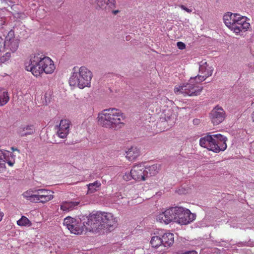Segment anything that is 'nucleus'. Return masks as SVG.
Segmentation results:
<instances>
[{
	"label": "nucleus",
	"mask_w": 254,
	"mask_h": 254,
	"mask_svg": "<svg viewBox=\"0 0 254 254\" xmlns=\"http://www.w3.org/2000/svg\"><path fill=\"white\" fill-rule=\"evenodd\" d=\"M196 215L186 208L182 206L171 207L156 216V220L168 224L174 222L181 225H187L194 221Z\"/></svg>",
	"instance_id": "f257e3e1"
},
{
	"label": "nucleus",
	"mask_w": 254,
	"mask_h": 254,
	"mask_svg": "<svg viewBox=\"0 0 254 254\" xmlns=\"http://www.w3.org/2000/svg\"><path fill=\"white\" fill-rule=\"evenodd\" d=\"M118 218L111 213L102 211L93 212L88 218L86 222V230L89 231H99L103 229L113 228L117 225Z\"/></svg>",
	"instance_id": "f03ea898"
},
{
	"label": "nucleus",
	"mask_w": 254,
	"mask_h": 254,
	"mask_svg": "<svg viewBox=\"0 0 254 254\" xmlns=\"http://www.w3.org/2000/svg\"><path fill=\"white\" fill-rule=\"evenodd\" d=\"M55 68L54 62L50 58L39 53L31 57L29 64L26 66V69L35 76H40L43 73L51 74Z\"/></svg>",
	"instance_id": "7ed1b4c3"
},
{
	"label": "nucleus",
	"mask_w": 254,
	"mask_h": 254,
	"mask_svg": "<svg viewBox=\"0 0 254 254\" xmlns=\"http://www.w3.org/2000/svg\"><path fill=\"white\" fill-rule=\"evenodd\" d=\"M98 122L103 127L117 130L124 125L125 117L120 110L109 108L98 114Z\"/></svg>",
	"instance_id": "20e7f679"
},
{
	"label": "nucleus",
	"mask_w": 254,
	"mask_h": 254,
	"mask_svg": "<svg viewBox=\"0 0 254 254\" xmlns=\"http://www.w3.org/2000/svg\"><path fill=\"white\" fill-rule=\"evenodd\" d=\"M227 138L221 134H207L199 139L201 147L215 153L224 151L227 148Z\"/></svg>",
	"instance_id": "39448f33"
},
{
	"label": "nucleus",
	"mask_w": 254,
	"mask_h": 254,
	"mask_svg": "<svg viewBox=\"0 0 254 254\" xmlns=\"http://www.w3.org/2000/svg\"><path fill=\"white\" fill-rule=\"evenodd\" d=\"M73 72L69 79L71 86H77L80 89L90 86L92 73L85 66H81L78 70L76 67L73 69Z\"/></svg>",
	"instance_id": "423d86ee"
},
{
	"label": "nucleus",
	"mask_w": 254,
	"mask_h": 254,
	"mask_svg": "<svg viewBox=\"0 0 254 254\" xmlns=\"http://www.w3.org/2000/svg\"><path fill=\"white\" fill-rule=\"evenodd\" d=\"M198 80L195 77H190L189 82L186 84L176 86L174 92L178 94H182L184 96H196L200 93L202 87L197 83Z\"/></svg>",
	"instance_id": "0eeeda50"
},
{
	"label": "nucleus",
	"mask_w": 254,
	"mask_h": 254,
	"mask_svg": "<svg viewBox=\"0 0 254 254\" xmlns=\"http://www.w3.org/2000/svg\"><path fill=\"white\" fill-rule=\"evenodd\" d=\"M145 166L143 164H138L134 165L130 171L128 173H126L124 176V179L128 181L133 179L136 181H145Z\"/></svg>",
	"instance_id": "6e6552de"
},
{
	"label": "nucleus",
	"mask_w": 254,
	"mask_h": 254,
	"mask_svg": "<svg viewBox=\"0 0 254 254\" xmlns=\"http://www.w3.org/2000/svg\"><path fill=\"white\" fill-rule=\"evenodd\" d=\"M16 155L4 149H0V173L5 170L6 163L12 167L15 164Z\"/></svg>",
	"instance_id": "1a4fd4ad"
},
{
	"label": "nucleus",
	"mask_w": 254,
	"mask_h": 254,
	"mask_svg": "<svg viewBox=\"0 0 254 254\" xmlns=\"http://www.w3.org/2000/svg\"><path fill=\"white\" fill-rule=\"evenodd\" d=\"M63 224L71 233L74 234H80L84 231L82 224L78 223L75 219L69 216L64 219Z\"/></svg>",
	"instance_id": "9d476101"
},
{
	"label": "nucleus",
	"mask_w": 254,
	"mask_h": 254,
	"mask_svg": "<svg viewBox=\"0 0 254 254\" xmlns=\"http://www.w3.org/2000/svg\"><path fill=\"white\" fill-rule=\"evenodd\" d=\"M19 46V40L15 38L14 32L10 30L5 38L4 48L5 51H10L11 53H15Z\"/></svg>",
	"instance_id": "9b49d317"
},
{
	"label": "nucleus",
	"mask_w": 254,
	"mask_h": 254,
	"mask_svg": "<svg viewBox=\"0 0 254 254\" xmlns=\"http://www.w3.org/2000/svg\"><path fill=\"white\" fill-rule=\"evenodd\" d=\"M213 68L212 66H209L205 61H202L199 64V73L195 78L198 80L197 83H200L205 80L208 77L211 76L212 74Z\"/></svg>",
	"instance_id": "f8f14e48"
},
{
	"label": "nucleus",
	"mask_w": 254,
	"mask_h": 254,
	"mask_svg": "<svg viewBox=\"0 0 254 254\" xmlns=\"http://www.w3.org/2000/svg\"><path fill=\"white\" fill-rule=\"evenodd\" d=\"M238 19L231 29L237 35L247 31L250 28V24L247 21L246 17L240 15V17Z\"/></svg>",
	"instance_id": "ddd939ff"
},
{
	"label": "nucleus",
	"mask_w": 254,
	"mask_h": 254,
	"mask_svg": "<svg viewBox=\"0 0 254 254\" xmlns=\"http://www.w3.org/2000/svg\"><path fill=\"white\" fill-rule=\"evenodd\" d=\"M210 118L214 125H218L224 120L225 112L222 107L217 106L211 111Z\"/></svg>",
	"instance_id": "4468645a"
},
{
	"label": "nucleus",
	"mask_w": 254,
	"mask_h": 254,
	"mask_svg": "<svg viewBox=\"0 0 254 254\" xmlns=\"http://www.w3.org/2000/svg\"><path fill=\"white\" fill-rule=\"evenodd\" d=\"M35 192H36L35 202L44 203L52 200L54 197L53 192L50 190L37 189Z\"/></svg>",
	"instance_id": "2eb2a0df"
},
{
	"label": "nucleus",
	"mask_w": 254,
	"mask_h": 254,
	"mask_svg": "<svg viewBox=\"0 0 254 254\" xmlns=\"http://www.w3.org/2000/svg\"><path fill=\"white\" fill-rule=\"evenodd\" d=\"M70 122L68 120H62L58 127L57 135L61 138H65L67 137L69 131Z\"/></svg>",
	"instance_id": "dca6fc26"
},
{
	"label": "nucleus",
	"mask_w": 254,
	"mask_h": 254,
	"mask_svg": "<svg viewBox=\"0 0 254 254\" xmlns=\"http://www.w3.org/2000/svg\"><path fill=\"white\" fill-rule=\"evenodd\" d=\"M97 8L110 12L116 7V0H96Z\"/></svg>",
	"instance_id": "f3484780"
},
{
	"label": "nucleus",
	"mask_w": 254,
	"mask_h": 254,
	"mask_svg": "<svg viewBox=\"0 0 254 254\" xmlns=\"http://www.w3.org/2000/svg\"><path fill=\"white\" fill-rule=\"evenodd\" d=\"M240 17V14L228 12L223 16V20L226 26L230 30L233 28V24L236 22L238 18Z\"/></svg>",
	"instance_id": "a211bd4d"
},
{
	"label": "nucleus",
	"mask_w": 254,
	"mask_h": 254,
	"mask_svg": "<svg viewBox=\"0 0 254 254\" xmlns=\"http://www.w3.org/2000/svg\"><path fill=\"white\" fill-rule=\"evenodd\" d=\"M79 201H64L61 203L60 209L64 212H68L77 208Z\"/></svg>",
	"instance_id": "6ab92c4d"
},
{
	"label": "nucleus",
	"mask_w": 254,
	"mask_h": 254,
	"mask_svg": "<svg viewBox=\"0 0 254 254\" xmlns=\"http://www.w3.org/2000/svg\"><path fill=\"white\" fill-rule=\"evenodd\" d=\"M140 150L136 146H131L126 151V157L130 161L134 160L140 155Z\"/></svg>",
	"instance_id": "aec40b11"
},
{
	"label": "nucleus",
	"mask_w": 254,
	"mask_h": 254,
	"mask_svg": "<svg viewBox=\"0 0 254 254\" xmlns=\"http://www.w3.org/2000/svg\"><path fill=\"white\" fill-rule=\"evenodd\" d=\"M162 245L164 247H170L174 241V235L171 233H164L161 237Z\"/></svg>",
	"instance_id": "412c9836"
},
{
	"label": "nucleus",
	"mask_w": 254,
	"mask_h": 254,
	"mask_svg": "<svg viewBox=\"0 0 254 254\" xmlns=\"http://www.w3.org/2000/svg\"><path fill=\"white\" fill-rule=\"evenodd\" d=\"M160 167L157 164L145 167L146 179L151 176H155L159 172Z\"/></svg>",
	"instance_id": "4be33fe9"
},
{
	"label": "nucleus",
	"mask_w": 254,
	"mask_h": 254,
	"mask_svg": "<svg viewBox=\"0 0 254 254\" xmlns=\"http://www.w3.org/2000/svg\"><path fill=\"white\" fill-rule=\"evenodd\" d=\"M35 131V128L33 125H28L21 127L19 128L18 132L21 136H27L33 134Z\"/></svg>",
	"instance_id": "5701e85b"
},
{
	"label": "nucleus",
	"mask_w": 254,
	"mask_h": 254,
	"mask_svg": "<svg viewBox=\"0 0 254 254\" xmlns=\"http://www.w3.org/2000/svg\"><path fill=\"white\" fill-rule=\"evenodd\" d=\"M37 189H33V190H29L24 192L22 195L24 198H26L27 200H29L32 202H35V200L36 198V190Z\"/></svg>",
	"instance_id": "b1692460"
},
{
	"label": "nucleus",
	"mask_w": 254,
	"mask_h": 254,
	"mask_svg": "<svg viewBox=\"0 0 254 254\" xmlns=\"http://www.w3.org/2000/svg\"><path fill=\"white\" fill-rule=\"evenodd\" d=\"M101 186V183L96 181L92 183L87 185L88 187L87 194L93 193L97 191Z\"/></svg>",
	"instance_id": "393cba45"
},
{
	"label": "nucleus",
	"mask_w": 254,
	"mask_h": 254,
	"mask_svg": "<svg viewBox=\"0 0 254 254\" xmlns=\"http://www.w3.org/2000/svg\"><path fill=\"white\" fill-rule=\"evenodd\" d=\"M9 97L7 92L0 89V106L5 105L9 101Z\"/></svg>",
	"instance_id": "a878e982"
},
{
	"label": "nucleus",
	"mask_w": 254,
	"mask_h": 254,
	"mask_svg": "<svg viewBox=\"0 0 254 254\" xmlns=\"http://www.w3.org/2000/svg\"><path fill=\"white\" fill-rule=\"evenodd\" d=\"M150 244L152 247L157 248L162 245L161 238L159 236H154L151 238Z\"/></svg>",
	"instance_id": "bb28decb"
},
{
	"label": "nucleus",
	"mask_w": 254,
	"mask_h": 254,
	"mask_svg": "<svg viewBox=\"0 0 254 254\" xmlns=\"http://www.w3.org/2000/svg\"><path fill=\"white\" fill-rule=\"evenodd\" d=\"M11 53L6 51L5 54H0V64L8 63L10 61Z\"/></svg>",
	"instance_id": "cd10ccee"
},
{
	"label": "nucleus",
	"mask_w": 254,
	"mask_h": 254,
	"mask_svg": "<svg viewBox=\"0 0 254 254\" xmlns=\"http://www.w3.org/2000/svg\"><path fill=\"white\" fill-rule=\"evenodd\" d=\"M17 224L21 226H31L32 225L30 221L25 216H22L21 218L17 221Z\"/></svg>",
	"instance_id": "c85d7f7f"
},
{
	"label": "nucleus",
	"mask_w": 254,
	"mask_h": 254,
	"mask_svg": "<svg viewBox=\"0 0 254 254\" xmlns=\"http://www.w3.org/2000/svg\"><path fill=\"white\" fill-rule=\"evenodd\" d=\"M254 244L251 242H241L237 244V246L239 247H252Z\"/></svg>",
	"instance_id": "c756f323"
},
{
	"label": "nucleus",
	"mask_w": 254,
	"mask_h": 254,
	"mask_svg": "<svg viewBox=\"0 0 254 254\" xmlns=\"http://www.w3.org/2000/svg\"><path fill=\"white\" fill-rule=\"evenodd\" d=\"M180 7L182 9L186 11L188 13H191L192 11V8H189L184 5H181L180 6Z\"/></svg>",
	"instance_id": "7c9ffc66"
},
{
	"label": "nucleus",
	"mask_w": 254,
	"mask_h": 254,
	"mask_svg": "<svg viewBox=\"0 0 254 254\" xmlns=\"http://www.w3.org/2000/svg\"><path fill=\"white\" fill-rule=\"evenodd\" d=\"M177 46L178 47V48L180 50H183L186 47V45L185 44L182 42H177Z\"/></svg>",
	"instance_id": "2f4dec72"
},
{
	"label": "nucleus",
	"mask_w": 254,
	"mask_h": 254,
	"mask_svg": "<svg viewBox=\"0 0 254 254\" xmlns=\"http://www.w3.org/2000/svg\"><path fill=\"white\" fill-rule=\"evenodd\" d=\"M182 254H197V253L195 251H190L186 252Z\"/></svg>",
	"instance_id": "473e14b6"
},
{
	"label": "nucleus",
	"mask_w": 254,
	"mask_h": 254,
	"mask_svg": "<svg viewBox=\"0 0 254 254\" xmlns=\"http://www.w3.org/2000/svg\"><path fill=\"white\" fill-rule=\"evenodd\" d=\"M193 123L194 124L197 125L199 123V120L197 119H195L193 120Z\"/></svg>",
	"instance_id": "72a5a7b5"
},
{
	"label": "nucleus",
	"mask_w": 254,
	"mask_h": 254,
	"mask_svg": "<svg viewBox=\"0 0 254 254\" xmlns=\"http://www.w3.org/2000/svg\"><path fill=\"white\" fill-rule=\"evenodd\" d=\"M251 117H252V119L253 121L254 122V111L252 114Z\"/></svg>",
	"instance_id": "f704fd0d"
},
{
	"label": "nucleus",
	"mask_w": 254,
	"mask_h": 254,
	"mask_svg": "<svg viewBox=\"0 0 254 254\" xmlns=\"http://www.w3.org/2000/svg\"><path fill=\"white\" fill-rule=\"evenodd\" d=\"M11 150L12 151H17L18 152H19V150L18 149H17V148H14V147H11Z\"/></svg>",
	"instance_id": "c9c22d12"
},
{
	"label": "nucleus",
	"mask_w": 254,
	"mask_h": 254,
	"mask_svg": "<svg viewBox=\"0 0 254 254\" xmlns=\"http://www.w3.org/2000/svg\"><path fill=\"white\" fill-rule=\"evenodd\" d=\"M113 11V13L115 14H116L117 13L119 12V10H112Z\"/></svg>",
	"instance_id": "e433bc0d"
}]
</instances>
